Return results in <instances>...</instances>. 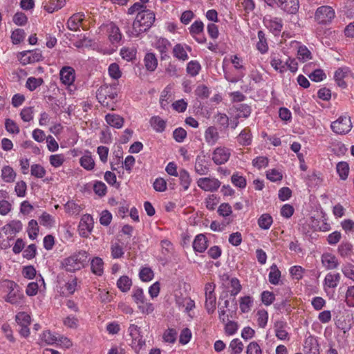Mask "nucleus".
Instances as JSON below:
<instances>
[{"mask_svg":"<svg viewBox=\"0 0 354 354\" xmlns=\"http://www.w3.org/2000/svg\"><path fill=\"white\" fill-rule=\"evenodd\" d=\"M337 172L342 180H346L348 178L349 172L348 164L346 162H339L336 167Z\"/></svg>","mask_w":354,"mask_h":354,"instance_id":"44","label":"nucleus"},{"mask_svg":"<svg viewBox=\"0 0 354 354\" xmlns=\"http://www.w3.org/2000/svg\"><path fill=\"white\" fill-rule=\"evenodd\" d=\"M232 354H240L243 350V344L237 338L234 339L230 344Z\"/></svg>","mask_w":354,"mask_h":354,"instance_id":"49","label":"nucleus"},{"mask_svg":"<svg viewBox=\"0 0 354 354\" xmlns=\"http://www.w3.org/2000/svg\"><path fill=\"white\" fill-rule=\"evenodd\" d=\"M12 231L8 223L0 229V248L1 249L6 250L11 246L10 242L15 236L14 232Z\"/></svg>","mask_w":354,"mask_h":354,"instance_id":"8","label":"nucleus"},{"mask_svg":"<svg viewBox=\"0 0 354 354\" xmlns=\"http://www.w3.org/2000/svg\"><path fill=\"white\" fill-rule=\"evenodd\" d=\"M351 118L347 115H342L330 124L332 131L336 134H346L352 129Z\"/></svg>","mask_w":354,"mask_h":354,"instance_id":"5","label":"nucleus"},{"mask_svg":"<svg viewBox=\"0 0 354 354\" xmlns=\"http://www.w3.org/2000/svg\"><path fill=\"white\" fill-rule=\"evenodd\" d=\"M39 223L47 227H50L55 224L53 217L46 212H44L39 218Z\"/></svg>","mask_w":354,"mask_h":354,"instance_id":"54","label":"nucleus"},{"mask_svg":"<svg viewBox=\"0 0 354 354\" xmlns=\"http://www.w3.org/2000/svg\"><path fill=\"white\" fill-rule=\"evenodd\" d=\"M31 175L38 178H41L46 175V169L43 166L39 164H33L31 165L30 169Z\"/></svg>","mask_w":354,"mask_h":354,"instance_id":"48","label":"nucleus"},{"mask_svg":"<svg viewBox=\"0 0 354 354\" xmlns=\"http://www.w3.org/2000/svg\"><path fill=\"white\" fill-rule=\"evenodd\" d=\"M42 55L39 50H28L20 53V62L23 65L41 60Z\"/></svg>","mask_w":354,"mask_h":354,"instance_id":"12","label":"nucleus"},{"mask_svg":"<svg viewBox=\"0 0 354 354\" xmlns=\"http://www.w3.org/2000/svg\"><path fill=\"white\" fill-rule=\"evenodd\" d=\"M304 352L306 354H319L317 341L313 337L306 339L304 344Z\"/></svg>","mask_w":354,"mask_h":354,"instance_id":"27","label":"nucleus"},{"mask_svg":"<svg viewBox=\"0 0 354 354\" xmlns=\"http://www.w3.org/2000/svg\"><path fill=\"white\" fill-rule=\"evenodd\" d=\"M246 353L262 354V350L257 342H252L247 346Z\"/></svg>","mask_w":354,"mask_h":354,"instance_id":"64","label":"nucleus"},{"mask_svg":"<svg viewBox=\"0 0 354 354\" xmlns=\"http://www.w3.org/2000/svg\"><path fill=\"white\" fill-rule=\"evenodd\" d=\"M283 11L289 14H295L299 7V0H285L279 4Z\"/></svg>","mask_w":354,"mask_h":354,"instance_id":"23","label":"nucleus"},{"mask_svg":"<svg viewBox=\"0 0 354 354\" xmlns=\"http://www.w3.org/2000/svg\"><path fill=\"white\" fill-rule=\"evenodd\" d=\"M23 298V294L19 290H15L13 288L8 292L6 298V301L12 304L20 303Z\"/></svg>","mask_w":354,"mask_h":354,"instance_id":"41","label":"nucleus"},{"mask_svg":"<svg viewBox=\"0 0 354 354\" xmlns=\"http://www.w3.org/2000/svg\"><path fill=\"white\" fill-rule=\"evenodd\" d=\"M84 14L77 12L73 15L67 21V27L69 30L76 31L79 29L80 24L84 20Z\"/></svg>","mask_w":354,"mask_h":354,"instance_id":"21","label":"nucleus"},{"mask_svg":"<svg viewBox=\"0 0 354 354\" xmlns=\"http://www.w3.org/2000/svg\"><path fill=\"white\" fill-rule=\"evenodd\" d=\"M60 80L64 84H73L75 79V70L71 66H64L59 72Z\"/></svg>","mask_w":354,"mask_h":354,"instance_id":"14","label":"nucleus"},{"mask_svg":"<svg viewBox=\"0 0 354 354\" xmlns=\"http://www.w3.org/2000/svg\"><path fill=\"white\" fill-rule=\"evenodd\" d=\"M238 143L241 146H249L252 144V135L249 128H245L236 137Z\"/></svg>","mask_w":354,"mask_h":354,"instance_id":"24","label":"nucleus"},{"mask_svg":"<svg viewBox=\"0 0 354 354\" xmlns=\"http://www.w3.org/2000/svg\"><path fill=\"white\" fill-rule=\"evenodd\" d=\"M180 183L183 186L184 190H187L192 182V178L187 171L183 169L179 171Z\"/></svg>","mask_w":354,"mask_h":354,"instance_id":"40","label":"nucleus"},{"mask_svg":"<svg viewBox=\"0 0 354 354\" xmlns=\"http://www.w3.org/2000/svg\"><path fill=\"white\" fill-rule=\"evenodd\" d=\"M234 107L236 111V119L240 118H247L251 114V107L246 104H239L234 106Z\"/></svg>","mask_w":354,"mask_h":354,"instance_id":"33","label":"nucleus"},{"mask_svg":"<svg viewBox=\"0 0 354 354\" xmlns=\"http://www.w3.org/2000/svg\"><path fill=\"white\" fill-rule=\"evenodd\" d=\"M132 297L142 313L149 315L154 310V307L152 304L145 302V297L142 288H134L133 290Z\"/></svg>","mask_w":354,"mask_h":354,"instance_id":"4","label":"nucleus"},{"mask_svg":"<svg viewBox=\"0 0 354 354\" xmlns=\"http://www.w3.org/2000/svg\"><path fill=\"white\" fill-rule=\"evenodd\" d=\"M16 172L10 166H4L1 169V177L6 183H12L16 178Z\"/></svg>","mask_w":354,"mask_h":354,"instance_id":"31","label":"nucleus"},{"mask_svg":"<svg viewBox=\"0 0 354 354\" xmlns=\"http://www.w3.org/2000/svg\"><path fill=\"white\" fill-rule=\"evenodd\" d=\"M287 326V323L283 320H277L274 322L275 335L279 339L286 340L289 339L288 333L286 330Z\"/></svg>","mask_w":354,"mask_h":354,"instance_id":"16","label":"nucleus"},{"mask_svg":"<svg viewBox=\"0 0 354 354\" xmlns=\"http://www.w3.org/2000/svg\"><path fill=\"white\" fill-rule=\"evenodd\" d=\"M44 83V80L41 77L36 78L35 77H28L26 80V86L30 91H35Z\"/></svg>","mask_w":354,"mask_h":354,"instance_id":"43","label":"nucleus"},{"mask_svg":"<svg viewBox=\"0 0 354 354\" xmlns=\"http://www.w3.org/2000/svg\"><path fill=\"white\" fill-rule=\"evenodd\" d=\"M192 335V334L189 328H183L179 336V342L183 345L187 344L190 341Z\"/></svg>","mask_w":354,"mask_h":354,"instance_id":"59","label":"nucleus"},{"mask_svg":"<svg viewBox=\"0 0 354 354\" xmlns=\"http://www.w3.org/2000/svg\"><path fill=\"white\" fill-rule=\"evenodd\" d=\"M106 122L111 127L120 129L124 124V119L117 114L108 113L105 116Z\"/></svg>","mask_w":354,"mask_h":354,"instance_id":"29","label":"nucleus"},{"mask_svg":"<svg viewBox=\"0 0 354 354\" xmlns=\"http://www.w3.org/2000/svg\"><path fill=\"white\" fill-rule=\"evenodd\" d=\"M257 222L261 229L268 230L273 223V219L269 214L265 213L261 215Z\"/></svg>","mask_w":354,"mask_h":354,"instance_id":"36","label":"nucleus"},{"mask_svg":"<svg viewBox=\"0 0 354 354\" xmlns=\"http://www.w3.org/2000/svg\"><path fill=\"white\" fill-rule=\"evenodd\" d=\"M30 321V316L26 313L20 312L16 315V322L19 326H29Z\"/></svg>","mask_w":354,"mask_h":354,"instance_id":"55","label":"nucleus"},{"mask_svg":"<svg viewBox=\"0 0 354 354\" xmlns=\"http://www.w3.org/2000/svg\"><path fill=\"white\" fill-rule=\"evenodd\" d=\"M198 186L204 191L206 192H215L221 186V182L214 178H201L197 181Z\"/></svg>","mask_w":354,"mask_h":354,"instance_id":"10","label":"nucleus"},{"mask_svg":"<svg viewBox=\"0 0 354 354\" xmlns=\"http://www.w3.org/2000/svg\"><path fill=\"white\" fill-rule=\"evenodd\" d=\"M65 3L66 0H46L44 8L48 12L53 13L64 7Z\"/></svg>","mask_w":354,"mask_h":354,"instance_id":"28","label":"nucleus"},{"mask_svg":"<svg viewBox=\"0 0 354 354\" xmlns=\"http://www.w3.org/2000/svg\"><path fill=\"white\" fill-rule=\"evenodd\" d=\"M191 35H195L203 32L204 24L201 21H194L189 28Z\"/></svg>","mask_w":354,"mask_h":354,"instance_id":"60","label":"nucleus"},{"mask_svg":"<svg viewBox=\"0 0 354 354\" xmlns=\"http://www.w3.org/2000/svg\"><path fill=\"white\" fill-rule=\"evenodd\" d=\"M187 50L191 51L192 48L187 45L177 44L173 48L174 57L181 61H186L189 59Z\"/></svg>","mask_w":354,"mask_h":354,"instance_id":"17","label":"nucleus"},{"mask_svg":"<svg viewBox=\"0 0 354 354\" xmlns=\"http://www.w3.org/2000/svg\"><path fill=\"white\" fill-rule=\"evenodd\" d=\"M194 168L198 174L205 175L209 172V165L204 157L197 156Z\"/></svg>","mask_w":354,"mask_h":354,"instance_id":"22","label":"nucleus"},{"mask_svg":"<svg viewBox=\"0 0 354 354\" xmlns=\"http://www.w3.org/2000/svg\"><path fill=\"white\" fill-rule=\"evenodd\" d=\"M270 65L275 71H279L281 73L286 71V61L283 60L281 59V56L278 53L271 54Z\"/></svg>","mask_w":354,"mask_h":354,"instance_id":"19","label":"nucleus"},{"mask_svg":"<svg viewBox=\"0 0 354 354\" xmlns=\"http://www.w3.org/2000/svg\"><path fill=\"white\" fill-rule=\"evenodd\" d=\"M230 156L231 151L230 149L225 147H219L213 151L212 160L217 165H223L227 162Z\"/></svg>","mask_w":354,"mask_h":354,"instance_id":"9","label":"nucleus"},{"mask_svg":"<svg viewBox=\"0 0 354 354\" xmlns=\"http://www.w3.org/2000/svg\"><path fill=\"white\" fill-rule=\"evenodd\" d=\"M88 253L84 250H80L64 258L61 261V268L66 272H75L84 268L88 260Z\"/></svg>","mask_w":354,"mask_h":354,"instance_id":"2","label":"nucleus"},{"mask_svg":"<svg viewBox=\"0 0 354 354\" xmlns=\"http://www.w3.org/2000/svg\"><path fill=\"white\" fill-rule=\"evenodd\" d=\"M219 135L217 129L211 126L209 127L205 132V140L209 145H214L218 140Z\"/></svg>","mask_w":354,"mask_h":354,"instance_id":"26","label":"nucleus"},{"mask_svg":"<svg viewBox=\"0 0 354 354\" xmlns=\"http://www.w3.org/2000/svg\"><path fill=\"white\" fill-rule=\"evenodd\" d=\"M91 269L93 274L101 276L104 271V262L100 257H95L91 262Z\"/></svg>","mask_w":354,"mask_h":354,"instance_id":"34","label":"nucleus"},{"mask_svg":"<svg viewBox=\"0 0 354 354\" xmlns=\"http://www.w3.org/2000/svg\"><path fill=\"white\" fill-rule=\"evenodd\" d=\"M335 17V11L330 6L319 7L315 12V19L319 24H327Z\"/></svg>","mask_w":354,"mask_h":354,"instance_id":"7","label":"nucleus"},{"mask_svg":"<svg viewBox=\"0 0 354 354\" xmlns=\"http://www.w3.org/2000/svg\"><path fill=\"white\" fill-rule=\"evenodd\" d=\"M263 24L275 35L279 34L283 28L282 19L279 17H265Z\"/></svg>","mask_w":354,"mask_h":354,"instance_id":"11","label":"nucleus"},{"mask_svg":"<svg viewBox=\"0 0 354 354\" xmlns=\"http://www.w3.org/2000/svg\"><path fill=\"white\" fill-rule=\"evenodd\" d=\"M215 284L208 283L205 287V308L209 314L214 313L216 308Z\"/></svg>","mask_w":354,"mask_h":354,"instance_id":"6","label":"nucleus"},{"mask_svg":"<svg viewBox=\"0 0 354 354\" xmlns=\"http://www.w3.org/2000/svg\"><path fill=\"white\" fill-rule=\"evenodd\" d=\"M322 263L326 270H333L339 266L337 259L330 253H324L322 255Z\"/></svg>","mask_w":354,"mask_h":354,"instance_id":"18","label":"nucleus"},{"mask_svg":"<svg viewBox=\"0 0 354 354\" xmlns=\"http://www.w3.org/2000/svg\"><path fill=\"white\" fill-rule=\"evenodd\" d=\"M27 231L30 239H35L37 237L39 232L38 223L37 221L32 219L29 221Z\"/></svg>","mask_w":354,"mask_h":354,"instance_id":"46","label":"nucleus"},{"mask_svg":"<svg viewBox=\"0 0 354 354\" xmlns=\"http://www.w3.org/2000/svg\"><path fill=\"white\" fill-rule=\"evenodd\" d=\"M156 46V48L161 54L162 59H164L167 56V53L171 46V43L168 39L165 38H160L158 39Z\"/></svg>","mask_w":354,"mask_h":354,"instance_id":"35","label":"nucleus"},{"mask_svg":"<svg viewBox=\"0 0 354 354\" xmlns=\"http://www.w3.org/2000/svg\"><path fill=\"white\" fill-rule=\"evenodd\" d=\"M253 304V299L250 296H245L240 299V309L242 313H248Z\"/></svg>","mask_w":354,"mask_h":354,"instance_id":"45","label":"nucleus"},{"mask_svg":"<svg viewBox=\"0 0 354 354\" xmlns=\"http://www.w3.org/2000/svg\"><path fill=\"white\" fill-rule=\"evenodd\" d=\"M65 160L64 156L62 154L51 155L49 157V161L52 166L59 167L64 163Z\"/></svg>","mask_w":354,"mask_h":354,"instance_id":"62","label":"nucleus"},{"mask_svg":"<svg viewBox=\"0 0 354 354\" xmlns=\"http://www.w3.org/2000/svg\"><path fill=\"white\" fill-rule=\"evenodd\" d=\"M150 123H151V125L153 127V129L156 132L161 133L165 129L166 123L159 116L152 117L150 120Z\"/></svg>","mask_w":354,"mask_h":354,"instance_id":"39","label":"nucleus"},{"mask_svg":"<svg viewBox=\"0 0 354 354\" xmlns=\"http://www.w3.org/2000/svg\"><path fill=\"white\" fill-rule=\"evenodd\" d=\"M297 55L298 58L301 59L303 62H306L308 59H311V53L305 46L299 47Z\"/></svg>","mask_w":354,"mask_h":354,"instance_id":"63","label":"nucleus"},{"mask_svg":"<svg viewBox=\"0 0 354 354\" xmlns=\"http://www.w3.org/2000/svg\"><path fill=\"white\" fill-rule=\"evenodd\" d=\"M340 278L341 276L339 273H328L324 280V289L326 290V288H335L340 281Z\"/></svg>","mask_w":354,"mask_h":354,"instance_id":"20","label":"nucleus"},{"mask_svg":"<svg viewBox=\"0 0 354 354\" xmlns=\"http://www.w3.org/2000/svg\"><path fill=\"white\" fill-rule=\"evenodd\" d=\"M259 41L257 44V48L261 53L264 54L268 50V46L265 36V33L262 30L258 31Z\"/></svg>","mask_w":354,"mask_h":354,"instance_id":"37","label":"nucleus"},{"mask_svg":"<svg viewBox=\"0 0 354 354\" xmlns=\"http://www.w3.org/2000/svg\"><path fill=\"white\" fill-rule=\"evenodd\" d=\"M281 277V272L278 269L276 264H273L270 267V272L268 275L269 282L271 284L277 285L279 282Z\"/></svg>","mask_w":354,"mask_h":354,"instance_id":"38","label":"nucleus"},{"mask_svg":"<svg viewBox=\"0 0 354 354\" xmlns=\"http://www.w3.org/2000/svg\"><path fill=\"white\" fill-rule=\"evenodd\" d=\"M93 227V218L90 215H84L80 223V234L83 237L88 236Z\"/></svg>","mask_w":354,"mask_h":354,"instance_id":"15","label":"nucleus"},{"mask_svg":"<svg viewBox=\"0 0 354 354\" xmlns=\"http://www.w3.org/2000/svg\"><path fill=\"white\" fill-rule=\"evenodd\" d=\"M80 165L86 170H91L93 169L95 162L91 155H84L80 160Z\"/></svg>","mask_w":354,"mask_h":354,"instance_id":"47","label":"nucleus"},{"mask_svg":"<svg viewBox=\"0 0 354 354\" xmlns=\"http://www.w3.org/2000/svg\"><path fill=\"white\" fill-rule=\"evenodd\" d=\"M106 32L111 44H118L122 39V33L120 28L114 23L110 22L106 25Z\"/></svg>","mask_w":354,"mask_h":354,"instance_id":"13","label":"nucleus"},{"mask_svg":"<svg viewBox=\"0 0 354 354\" xmlns=\"http://www.w3.org/2000/svg\"><path fill=\"white\" fill-rule=\"evenodd\" d=\"M231 62L233 64L234 68L238 71L239 77L243 78L245 76V71L243 59L236 55H233L231 57Z\"/></svg>","mask_w":354,"mask_h":354,"instance_id":"32","label":"nucleus"},{"mask_svg":"<svg viewBox=\"0 0 354 354\" xmlns=\"http://www.w3.org/2000/svg\"><path fill=\"white\" fill-rule=\"evenodd\" d=\"M132 285L131 279L127 276L121 277L117 281L118 288L122 292H127Z\"/></svg>","mask_w":354,"mask_h":354,"instance_id":"42","label":"nucleus"},{"mask_svg":"<svg viewBox=\"0 0 354 354\" xmlns=\"http://www.w3.org/2000/svg\"><path fill=\"white\" fill-rule=\"evenodd\" d=\"M26 36V33L23 29H17L12 33V40L14 44H18L22 41Z\"/></svg>","mask_w":354,"mask_h":354,"instance_id":"58","label":"nucleus"},{"mask_svg":"<svg viewBox=\"0 0 354 354\" xmlns=\"http://www.w3.org/2000/svg\"><path fill=\"white\" fill-rule=\"evenodd\" d=\"M5 128L6 131L10 133L18 134L19 133L18 124L13 120L10 118L6 119Z\"/></svg>","mask_w":354,"mask_h":354,"instance_id":"52","label":"nucleus"},{"mask_svg":"<svg viewBox=\"0 0 354 354\" xmlns=\"http://www.w3.org/2000/svg\"><path fill=\"white\" fill-rule=\"evenodd\" d=\"M118 97V90L115 84L101 86L97 91L96 97L98 102L104 107L114 110Z\"/></svg>","mask_w":354,"mask_h":354,"instance_id":"3","label":"nucleus"},{"mask_svg":"<svg viewBox=\"0 0 354 354\" xmlns=\"http://www.w3.org/2000/svg\"><path fill=\"white\" fill-rule=\"evenodd\" d=\"M231 181L234 186L239 188H245L246 186L245 178L242 176H239L237 173L234 174L232 176Z\"/></svg>","mask_w":354,"mask_h":354,"instance_id":"56","label":"nucleus"},{"mask_svg":"<svg viewBox=\"0 0 354 354\" xmlns=\"http://www.w3.org/2000/svg\"><path fill=\"white\" fill-rule=\"evenodd\" d=\"M155 21L153 12L146 10L138 12L132 24V30H127L129 37H138L141 33L147 31Z\"/></svg>","mask_w":354,"mask_h":354,"instance_id":"1","label":"nucleus"},{"mask_svg":"<svg viewBox=\"0 0 354 354\" xmlns=\"http://www.w3.org/2000/svg\"><path fill=\"white\" fill-rule=\"evenodd\" d=\"M346 77V72L342 68H338L334 75V78L337 85L342 88H346V83L344 80Z\"/></svg>","mask_w":354,"mask_h":354,"instance_id":"53","label":"nucleus"},{"mask_svg":"<svg viewBox=\"0 0 354 354\" xmlns=\"http://www.w3.org/2000/svg\"><path fill=\"white\" fill-rule=\"evenodd\" d=\"M145 346V340L141 335L140 337H132L131 347L136 353H138Z\"/></svg>","mask_w":354,"mask_h":354,"instance_id":"51","label":"nucleus"},{"mask_svg":"<svg viewBox=\"0 0 354 354\" xmlns=\"http://www.w3.org/2000/svg\"><path fill=\"white\" fill-rule=\"evenodd\" d=\"M207 248V240L206 236L200 234L197 235L193 242V248L196 252H203Z\"/></svg>","mask_w":354,"mask_h":354,"instance_id":"25","label":"nucleus"},{"mask_svg":"<svg viewBox=\"0 0 354 354\" xmlns=\"http://www.w3.org/2000/svg\"><path fill=\"white\" fill-rule=\"evenodd\" d=\"M171 101V100L170 91L168 89V88H166L162 91L160 95V104L161 107L164 109H166L167 105L169 104Z\"/></svg>","mask_w":354,"mask_h":354,"instance_id":"50","label":"nucleus"},{"mask_svg":"<svg viewBox=\"0 0 354 354\" xmlns=\"http://www.w3.org/2000/svg\"><path fill=\"white\" fill-rule=\"evenodd\" d=\"M145 66L147 71H154L158 66V59L155 54L152 53H148L145 55L144 58Z\"/></svg>","mask_w":354,"mask_h":354,"instance_id":"30","label":"nucleus"},{"mask_svg":"<svg viewBox=\"0 0 354 354\" xmlns=\"http://www.w3.org/2000/svg\"><path fill=\"white\" fill-rule=\"evenodd\" d=\"M201 69V65L198 62L191 61L187 64V72L191 76H196Z\"/></svg>","mask_w":354,"mask_h":354,"instance_id":"57","label":"nucleus"},{"mask_svg":"<svg viewBox=\"0 0 354 354\" xmlns=\"http://www.w3.org/2000/svg\"><path fill=\"white\" fill-rule=\"evenodd\" d=\"M139 276L142 281H149L153 277V272L149 268H143L140 270Z\"/></svg>","mask_w":354,"mask_h":354,"instance_id":"61","label":"nucleus"}]
</instances>
